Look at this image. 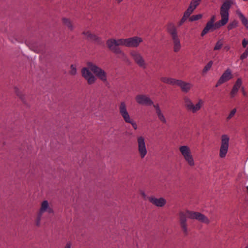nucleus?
Returning <instances> with one entry per match:
<instances>
[{"mask_svg":"<svg viewBox=\"0 0 248 248\" xmlns=\"http://www.w3.org/2000/svg\"><path fill=\"white\" fill-rule=\"evenodd\" d=\"M229 138L226 135H223L221 137V144L219 150V156L221 158L225 157L229 148Z\"/></svg>","mask_w":248,"mask_h":248,"instance_id":"12","label":"nucleus"},{"mask_svg":"<svg viewBox=\"0 0 248 248\" xmlns=\"http://www.w3.org/2000/svg\"><path fill=\"white\" fill-rule=\"evenodd\" d=\"M138 151L141 158H144L147 154V150L146 147L145 139L142 136L137 138Z\"/></svg>","mask_w":248,"mask_h":248,"instance_id":"11","label":"nucleus"},{"mask_svg":"<svg viewBox=\"0 0 248 248\" xmlns=\"http://www.w3.org/2000/svg\"><path fill=\"white\" fill-rule=\"evenodd\" d=\"M223 41L222 40H218L214 48V50H218L221 49L223 46Z\"/></svg>","mask_w":248,"mask_h":248,"instance_id":"30","label":"nucleus"},{"mask_svg":"<svg viewBox=\"0 0 248 248\" xmlns=\"http://www.w3.org/2000/svg\"><path fill=\"white\" fill-rule=\"evenodd\" d=\"M115 54L118 55V58L121 59L123 62L128 63L130 62L126 54L122 49L120 50Z\"/></svg>","mask_w":248,"mask_h":248,"instance_id":"21","label":"nucleus"},{"mask_svg":"<svg viewBox=\"0 0 248 248\" xmlns=\"http://www.w3.org/2000/svg\"><path fill=\"white\" fill-rule=\"evenodd\" d=\"M214 30H214V24L207 22L206 23V26L204 27V28L202 30L201 35L202 36H203L206 34H207L209 31H213Z\"/></svg>","mask_w":248,"mask_h":248,"instance_id":"22","label":"nucleus"},{"mask_svg":"<svg viewBox=\"0 0 248 248\" xmlns=\"http://www.w3.org/2000/svg\"><path fill=\"white\" fill-rule=\"evenodd\" d=\"M154 108L155 109L156 113H160L161 112V110L159 108V105L158 104L153 105Z\"/></svg>","mask_w":248,"mask_h":248,"instance_id":"38","label":"nucleus"},{"mask_svg":"<svg viewBox=\"0 0 248 248\" xmlns=\"http://www.w3.org/2000/svg\"><path fill=\"white\" fill-rule=\"evenodd\" d=\"M237 14L239 16L240 19L241 20L242 24L248 29V20L243 15V14L239 11H237Z\"/></svg>","mask_w":248,"mask_h":248,"instance_id":"24","label":"nucleus"},{"mask_svg":"<svg viewBox=\"0 0 248 248\" xmlns=\"http://www.w3.org/2000/svg\"><path fill=\"white\" fill-rule=\"evenodd\" d=\"M237 26V22L235 20L233 21L230 23L227 26L228 30H231L232 29L236 28Z\"/></svg>","mask_w":248,"mask_h":248,"instance_id":"33","label":"nucleus"},{"mask_svg":"<svg viewBox=\"0 0 248 248\" xmlns=\"http://www.w3.org/2000/svg\"><path fill=\"white\" fill-rule=\"evenodd\" d=\"M42 215L45 212H47L49 214H53L54 212L52 208L50 206L48 202L46 200L43 201L41 203V206L38 211Z\"/></svg>","mask_w":248,"mask_h":248,"instance_id":"16","label":"nucleus"},{"mask_svg":"<svg viewBox=\"0 0 248 248\" xmlns=\"http://www.w3.org/2000/svg\"><path fill=\"white\" fill-rule=\"evenodd\" d=\"M129 55L135 64L140 67L145 69L147 63L141 53L137 50H132L129 52Z\"/></svg>","mask_w":248,"mask_h":248,"instance_id":"7","label":"nucleus"},{"mask_svg":"<svg viewBox=\"0 0 248 248\" xmlns=\"http://www.w3.org/2000/svg\"><path fill=\"white\" fill-rule=\"evenodd\" d=\"M179 151L188 164L191 167L194 166L195 162L189 147L186 145L181 146Z\"/></svg>","mask_w":248,"mask_h":248,"instance_id":"9","label":"nucleus"},{"mask_svg":"<svg viewBox=\"0 0 248 248\" xmlns=\"http://www.w3.org/2000/svg\"><path fill=\"white\" fill-rule=\"evenodd\" d=\"M71 245H72L71 243L70 242H68L66 243V244L64 248H71Z\"/></svg>","mask_w":248,"mask_h":248,"instance_id":"42","label":"nucleus"},{"mask_svg":"<svg viewBox=\"0 0 248 248\" xmlns=\"http://www.w3.org/2000/svg\"><path fill=\"white\" fill-rule=\"evenodd\" d=\"M166 31L171 36L173 44V51L178 52L181 48L180 40L178 35L177 28L175 25L171 22L168 23L166 25Z\"/></svg>","mask_w":248,"mask_h":248,"instance_id":"4","label":"nucleus"},{"mask_svg":"<svg viewBox=\"0 0 248 248\" xmlns=\"http://www.w3.org/2000/svg\"><path fill=\"white\" fill-rule=\"evenodd\" d=\"M18 98L20 99V100L21 101L22 103L25 106H26L27 107H29V104L27 101L26 95L25 94H24L23 95H22V96H20Z\"/></svg>","mask_w":248,"mask_h":248,"instance_id":"36","label":"nucleus"},{"mask_svg":"<svg viewBox=\"0 0 248 248\" xmlns=\"http://www.w3.org/2000/svg\"><path fill=\"white\" fill-rule=\"evenodd\" d=\"M232 3V0H226L222 4L220 9L221 19L214 24L215 30L227 23L229 20V11Z\"/></svg>","mask_w":248,"mask_h":248,"instance_id":"3","label":"nucleus"},{"mask_svg":"<svg viewBox=\"0 0 248 248\" xmlns=\"http://www.w3.org/2000/svg\"><path fill=\"white\" fill-rule=\"evenodd\" d=\"M213 62L212 61H210L208 62V63L204 66V68L202 70L203 73H206L207 71H208L210 68H211L213 65Z\"/></svg>","mask_w":248,"mask_h":248,"instance_id":"28","label":"nucleus"},{"mask_svg":"<svg viewBox=\"0 0 248 248\" xmlns=\"http://www.w3.org/2000/svg\"><path fill=\"white\" fill-rule=\"evenodd\" d=\"M87 65L88 67H83L81 69V73L89 85L93 84L95 82V77L103 82L107 81V75L103 69L92 62H88Z\"/></svg>","mask_w":248,"mask_h":248,"instance_id":"2","label":"nucleus"},{"mask_svg":"<svg viewBox=\"0 0 248 248\" xmlns=\"http://www.w3.org/2000/svg\"><path fill=\"white\" fill-rule=\"evenodd\" d=\"M135 100L137 103L141 105L151 106L153 105V101L146 95L139 94L135 97Z\"/></svg>","mask_w":248,"mask_h":248,"instance_id":"14","label":"nucleus"},{"mask_svg":"<svg viewBox=\"0 0 248 248\" xmlns=\"http://www.w3.org/2000/svg\"><path fill=\"white\" fill-rule=\"evenodd\" d=\"M247 190L248 192V186H247Z\"/></svg>","mask_w":248,"mask_h":248,"instance_id":"47","label":"nucleus"},{"mask_svg":"<svg viewBox=\"0 0 248 248\" xmlns=\"http://www.w3.org/2000/svg\"><path fill=\"white\" fill-rule=\"evenodd\" d=\"M202 2V0H191L189 6L195 10Z\"/></svg>","mask_w":248,"mask_h":248,"instance_id":"26","label":"nucleus"},{"mask_svg":"<svg viewBox=\"0 0 248 248\" xmlns=\"http://www.w3.org/2000/svg\"><path fill=\"white\" fill-rule=\"evenodd\" d=\"M202 14L192 15L189 17V20L190 21H196L199 19H200L201 18H202Z\"/></svg>","mask_w":248,"mask_h":248,"instance_id":"31","label":"nucleus"},{"mask_svg":"<svg viewBox=\"0 0 248 248\" xmlns=\"http://www.w3.org/2000/svg\"><path fill=\"white\" fill-rule=\"evenodd\" d=\"M175 85L179 86L182 92L185 93H187L192 87V84L186 82L182 80L177 79Z\"/></svg>","mask_w":248,"mask_h":248,"instance_id":"17","label":"nucleus"},{"mask_svg":"<svg viewBox=\"0 0 248 248\" xmlns=\"http://www.w3.org/2000/svg\"><path fill=\"white\" fill-rule=\"evenodd\" d=\"M184 105L187 111L195 113L201 109L203 105V101L202 99H200L198 103L194 105L189 98L185 96L184 97Z\"/></svg>","mask_w":248,"mask_h":248,"instance_id":"6","label":"nucleus"},{"mask_svg":"<svg viewBox=\"0 0 248 248\" xmlns=\"http://www.w3.org/2000/svg\"><path fill=\"white\" fill-rule=\"evenodd\" d=\"M62 24L65 26L70 31H73L74 27L72 22L68 18L63 17L62 19Z\"/></svg>","mask_w":248,"mask_h":248,"instance_id":"19","label":"nucleus"},{"mask_svg":"<svg viewBox=\"0 0 248 248\" xmlns=\"http://www.w3.org/2000/svg\"><path fill=\"white\" fill-rule=\"evenodd\" d=\"M160 80L161 82L164 83L170 84L173 86L175 85L177 80L176 79L165 77H161L160 78Z\"/></svg>","mask_w":248,"mask_h":248,"instance_id":"20","label":"nucleus"},{"mask_svg":"<svg viewBox=\"0 0 248 248\" xmlns=\"http://www.w3.org/2000/svg\"><path fill=\"white\" fill-rule=\"evenodd\" d=\"M242 84V79L238 78L233 85L231 93L230 95L231 98H233L237 93L239 89L240 88Z\"/></svg>","mask_w":248,"mask_h":248,"instance_id":"18","label":"nucleus"},{"mask_svg":"<svg viewBox=\"0 0 248 248\" xmlns=\"http://www.w3.org/2000/svg\"><path fill=\"white\" fill-rule=\"evenodd\" d=\"M194 10L191 8V7L188 6L187 10L185 12L183 16L187 18L192 13Z\"/></svg>","mask_w":248,"mask_h":248,"instance_id":"32","label":"nucleus"},{"mask_svg":"<svg viewBox=\"0 0 248 248\" xmlns=\"http://www.w3.org/2000/svg\"><path fill=\"white\" fill-rule=\"evenodd\" d=\"M242 92H243V94L244 95H246V93L245 92V90H244V88L243 87L242 88Z\"/></svg>","mask_w":248,"mask_h":248,"instance_id":"45","label":"nucleus"},{"mask_svg":"<svg viewBox=\"0 0 248 248\" xmlns=\"http://www.w3.org/2000/svg\"><path fill=\"white\" fill-rule=\"evenodd\" d=\"M159 120L163 124H166L167 123L166 118L165 116H164L163 114L162 113V112L160 113H158L156 114Z\"/></svg>","mask_w":248,"mask_h":248,"instance_id":"34","label":"nucleus"},{"mask_svg":"<svg viewBox=\"0 0 248 248\" xmlns=\"http://www.w3.org/2000/svg\"><path fill=\"white\" fill-rule=\"evenodd\" d=\"M236 108H233L230 112V113L229 114V115H228V116L227 117V119L228 120H229L231 118H232L235 114V113H236Z\"/></svg>","mask_w":248,"mask_h":248,"instance_id":"37","label":"nucleus"},{"mask_svg":"<svg viewBox=\"0 0 248 248\" xmlns=\"http://www.w3.org/2000/svg\"><path fill=\"white\" fill-rule=\"evenodd\" d=\"M186 19L187 18L183 16L180 21L178 23V25L179 26H182L184 24V23L186 21Z\"/></svg>","mask_w":248,"mask_h":248,"instance_id":"39","label":"nucleus"},{"mask_svg":"<svg viewBox=\"0 0 248 248\" xmlns=\"http://www.w3.org/2000/svg\"><path fill=\"white\" fill-rule=\"evenodd\" d=\"M188 218L196 219L206 224H209L210 222L208 218L201 213L189 210L180 211L178 213V224L181 231L185 236L188 235L189 231L187 222Z\"/></svg>","mask_w":248,"mask_h":248,"instance_id":"1","label":"nucleus"},{"mask_svg":"<svg viewBox=\"0 0 248 248\" xmlns=\"http://www.w3.org/2000/svg\"><path fill=\"white\" fill-rule=\"evenodd\" d=\"M106 45L108 49L115 54L121 49L119 46H123V38L119 39H108L106 41Z\"/></svg>","mask_w":248,"mask_h":248,"instance_id":"8","label":"nucleus"},{"mask_svg":"<svg viewBox=\"0 0 248 248\" xmlns=\"http://www.w3.org/2000/svg\"><path fill=\"white\" fill-rule=\"evenodd\" d=\"M68 73L70 75L72 76L76 75L77 74V65L75 64H71Z\"/></svg>","mask_w":248,"mask_h":248,"instance_id":"27","label":"nucleus"},{"mask_svg":"<svg viewBox=\"0 0 248 248\" xmlns=\"http://www.w3.org/2000/svg\"><path fill=\"white\" fill-rule=\"evenodd\" d=\"M148 199L150 202L158 207H163L167 202L166 200L163 197L156 198L152 196L148 197Z\"/></svg>","mask_w":248,"mask_h":248,"instance_id":"15","label":"nucleus"},{"mask_svg":"<svg viewBox=\"0 0 248 248\" xmlns=\"http://www.w3.org/2000/svg\"><path fill=\"white\" fill-rule=\"evenodd\" d=\"M119 113L125 123L131 124L135 130L138 128L136 122L131 117L127 110L124 102H121L119 106Z\"/></svg>","mask_w":248,"mask_h":248,"instance_id":"5","label":"nucleus"},{"mask_svg":"<svg viewBox=\"0 0 248 248\" xmlns=\"http://www.w3.org/2000/svg\"><path fill=\"white\" fill-rule=\"evenodd\" d=\"M242 44L243 47L245 48L247 46V45L248 44V41L246 39H244L242 41Z\"/></svg>","mask_w":248,"mask_h":248,"instance_id":"40","label":"nucleus"},{"mask_svg":"<svg viewBox=\"0 0 248 248\" xmlns=\"http://www.w3.org/2000/svg\"><path fill=\"white\" fill-rule=\"evenodd\" d=\"M92 41L97 45L101 46L104 44V41L102 38L97 35H95Z\"/></svg>","mask_w":248,"mask_h":248,"instance_id":"25","label":"nucleus"},{"mask_svg":"<svg viewBox=\"0 0 248 248\" xmlns=\"http://www.w3.org/2000/svg\"><path fill=\"white\" fill-rule=\"evenodd\" d=\"M215 18H216L215 16H213L211 17L210 20L209 21H208L207 22L214 24V22H215Z\"/></svg>","mask_w":248,"mask_h":248,"instance_id":"41","label":"nucleus"},{"mask_svg":"<svg viewBox=\"0 0 248 248\" xmlns=\"http://www.w3.org/2000/svg\"><path fill=\"white\" fill-rule=\"evenodd\" d=\"M123 46L127 47H138L140 43L143 42L141 37L138 36H134L126 39L123 38Z\"/></svg>","mask_w":248,"mask_h":248,"instance_id":"10","label":"nucleus"},{"mask_svg":"<svg viewBox=\"0 0 248 248\" xmlns=\"http://www.w3.org/2000/svg\"><path fill=\"white\" fill-rule=\"evenodd\" d=\"M42 214L38 212L35 221V223L36 226L40 227L41 224V220L42 217Z\"/></svg>","mask_w":248,"mask_h":248,"instance_id":"29","label":"nucleus"},{"mask_svg":"<svg viewBox=\"0 0 248 248\" xmlns=\"http://www.w3.org/2000/svg\"><path fill=\"white\" fill-rule=\"evenodd\" d=\"M123 0H116L118 3H121Z\"/></svg>","mask_w":248,"mask_h":248,"instance_id":"46","label":"nucleus"},{"mask_svg":"<svg viewBox=\"0 0 248 248\" xmlns=\"http://www.w3.org/2000/svg\"><path fill=\"white\" fill-rule=\"evenodd\" d=\"M140 194H141V195L142 196V197L145 198L146 197V195L144 192L142 191V192H141Z\"/></svg>","mask_w":248,"mask_h":248,"instance_id":"44","label":"nucleus"},{"mask_svg":"<svg viewBox=\"0 0 248 248\" xmlns=\"http://www.w3.org/2000/svg\"><path fill=\"white\" fill-rule=\"evenodd\" d=\"M232 78V71L230 69L228 68L225 72L222 74L219 79L217 82L216 87H217L222 84L224 83L229 80Z\"/></svg>","mask_w":248,"mask_h":248,"instance_id":"13","label":"nucleus"},{"mask_svg":"<svg viewBox=\"0 0 248 248\" xmlns=\"http://www.w3.org/2000/svg\"><path fill=\"white\" fill-rule=\"evenodd\" d=\"M82 34L85 36V39L88 41H92L94 37L96 35L94 33H92L90 31H84L82 32Z\"/></svg>","mask_w":248,"mask_h":248,"instance_id":"23","label":"nucleus"},{"mask_svg":"<svg viewBox=\"0 0 248 248\" xmlns=\"http://www.w3.org/2000/svg\"><path fill=\"white\" fill-rule=\"evenodd\" d=\"M14 92L16 94V95L19 97L20 96L23 95L24 93L17 87H15L14 88Z\"/></svg>","mask_w":248,"mask_h":248,"instance_id":"35","label":"nucleus"},{"mask_svg":"<svg viewBox=\"0 0 248 248\" xmlns=\"http://www.w3.org/2000/svg\"><path fill=\"white\" fill-rule=\"evenodd\" d=\"M224 48L226 51H229L230 49V46H226Z\"/></svg>","mask_w":248,"mask_h":248,"instance_id":"43","label":"nucleus"},{"mask_svg":"<svg viewBox=\"0 0 248 248\" xmlns=\"http://www.w3.org/2000/svg\"><path fill=\"white\" fill-rule=\"evenodd\" d=\"M245 248H248V246H247Z\"/></svg>","mask_w":248,"mask_h":248,"instance_id":"48","label":"nucleus"}]
</instances>
